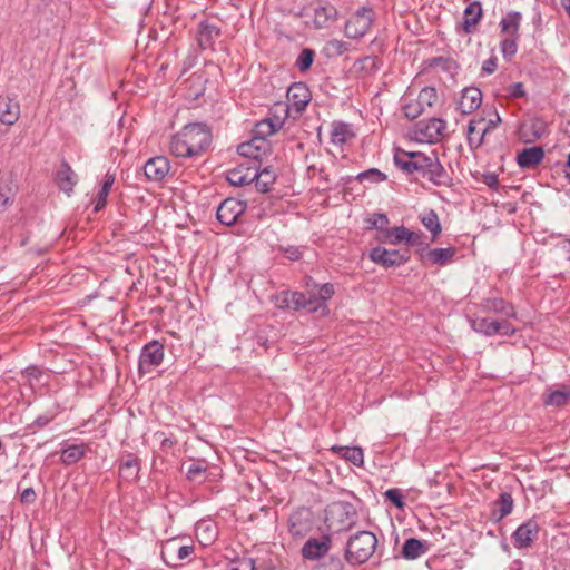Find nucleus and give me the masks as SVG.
<instances>
[{"label": "nucleus", "instance_id": "nucleus-28", "mask_svg": "<svg viewBox=\"0 0 570 570\" xmlns=\"http://www.w3.org/2000/svg\"><path fill=\"white\" fill-rule=\"evenodd\" d=\"M20 116L18 101L9 97H0V121L6 125H13Z\"/></svg>", "mask_w": 570, "mask_h": 570}, {"label": "nucleus", "instance_id": "nucleus-44", "mask_svg": "<svg viewBox=\"0 0 570 570\" xmlns=\"http://www.w3.org/2000/svg\"><path fill=\"white\" fill-rule=\"evenodd\" d=\"M115 180H116L115 174H111L108 171L105 175L101 188L97 195L95 212H99L101 208L105 207L106 202H107V196H108L112 185L115 184Z\"/></svg>", "mask_w": 570, "mask_h": 570}, {"label": "nucleus", "instance_id": "nucleus-54", "mask_svg": "<svg viewBox=\"0 0 570 570\" xmlns=\"http://www.w3.org/2000/svg\"><path fill=\"white\" fill-rule=\"evenodd\" d=\"M315 287H317V293L314 292L317 297V307L320 306V301L325 302L330 299L335 293L334 286L330 283L323 284L321 286L315 285Z\"/></svg>", "mask_w": 570, "mask_h": 570}, {"label": "nucleus", "instance_id": "nucleus-52", "mask_svg": "<svg viewBox=\"0 0 570 570\" xmlns=\"http://www.w3.org/2000/svg\"><path fill=\"white\" fill-rule=\"evenodd\" d=\"M325 50L328 55L340 56L348 50V45L343 40L332 39L326 42Z\"/></svg>", "mask_w": 570, "mask_h": 570}, {"label": "nucleus", "instance_id": "nucleus-17", "mask_svg": "<svg viewBox=\"0 0 570 570\" xmlns=\"http://www.w3.org/2000/svg\"><path fill=\"white\" fill-rule=\"evenodd\" d=\"M255 164H252V161L245 160L244 163L239 164L238 166L229 169L227 171V180L230 185L234 186H245L253 184L254 177H256V174L254 173Z\"/></svg>", "mask_w": 570, "mask_h": 570}, {"label": "nucleus", "instance_id": "nucleus-30", "mask_svg": "<svg viewBox=\"0 0 570 570\" xmlns=\"http://www.w3.org/2000/svg\"><path fill=\"white\" fill-rule=\"evenodd\" d=\"M57 184L59 188L66 194L70 195L73 190L75 185L78 181L76 173L71 169L69 164L62 163L57 173Z\"/></svg>", "mask_w": 570, "mask_h": 570}, {"label": "nucleus", "instance_id": "nucleus-58", "mask_svg": "<svg viewBox=\"0 0 570 570\" xmlns=\"http://www.w3.org/2000/svg\"><path fill=\"white\" fill-rule=\"evenodd\" d=\"M37 494L33 488H26L20 494V501L23 504H32L36 501Z\"/></svg>", "mask_w": 570, "mask_h": 570}, {"label": "nucleus", "instance_id": "nucleus-61", "mask_svg": "<svg viewBox=\"0 0 570 570\" xmlns=\"http://www.w3.org/2000/svg\"><path fill=\"white\" fill-rule=\"evenodd\" d=\"M495 69H497V59L495 58H490V59L485 60L482 65L483 73L491 75L495 71Z\"/></svg>", "mask_w": 570, "mask_h": 570}, {"label": "nucleus", "instance_id": "nucleus-4", "mask_svg": "<svg viewBox=\"0 0 570 570\" xmlns=\"http://www.w3.org/2000/svg\"><path fill=\"white\" fill-rule=\"evenodd\" d=\"M375 21L372 7L363 6L353 12L345 22L344 35L350 39L363 38Z\"/></svg>", "mask_w": 570, "mask_h": 570}, {"label": "nucleus", "instance_id": "nucleus-42", "mask_svg": "<svg viewBox=\"0 0 570 570\" xmlns=\"http://www.w3.org/2000/svg\"><path fill=\"white\" fill-rule=\"evenodd\" d=\"M426 552L424 543L415 538L405 540L402 547V556L405 559L413 560Z\"/></svg>", "mask_w": 570, "mask_h": 570}, {"label": "nucleus", "instance_id": "nucleus-38", "mask_svg": "<svg viewBox=\"0 0 570 570\" xmlns=\"http://www.w3.org/2000/svg\"><path fill=\"white\" fill-rule=\"evenodd\" d=\"M354 137V132L348 124L336 121L332 124L331 141L334 145H343Z\"/></svg>", "mask_w": 570, "mask_h": 570}, {"label": "nucleus", "instance_id": "nucleus-12", "mask_svg": "<svg viewBox=\"0 0 570 570\" xmlns=\"http://www.w3.org/2000/svg\"><path fill=\"white\" fill-rule=\"evenodd\" d=\"M246 207L247 205L245 202L236 198H226L218 206L216 217L223 225L232 226L245 212Z\"/></svg>", "mask_w": 570, "mask_h": 570}, {"label": "nucleus", "instance_id": "nucleus-41", "mask_svg": "<svg viewBox=\"0 0 570 570\" xmlns=\"http://www.w3.org/2000/svg\"><path fill=\"white\" fill-rule=\"evenodd\" d=\"M85 454V444H71L62 449L60 460L65 465H71L79 462Z\"/></svg>", "mask_w": 570, "mask_h": 570}, {"label": "nucleus", "instance_id": "nucleus-25", "mask_svg": "<svg viewBox=\"0 0 570 570\" xmlns=\"http://www.w3.org/2000/svg\"><path fill=\"white\" fill-rule=\"evenodd\" d=\"M522 22V14L518 11H509L501 19L499 26L501 37L520 38V26Z\"/></svg>", "mask_w": 570, "mask_h": 570}, {"label": "nucleus", "instance_id": "nucleus-8", "mask_svg": "<svg viewBox=\"0 0 570 570\" xmlns=\"http://www.w3.org/2000/svg\"><path fill=\"white\" fill-rule=\"evenodd\" d=\"M472 330L485 336H494L501 334L504 336H512L515 333V327L507 320H492L490 317H475L470 320Z\"/></svg>", "mask_w": 570, "mask_h": 570}, {"label": "nucleus", "instance_id": "nucleus-49", "mask_svg": "<svg viewBox=\"0 0 570 570\" xmlns=\"http://www.w3.org/2000/svg\"><path fill=\"white\" fill-rule=\"evenodd\" d=\"M315 52L309 48H304L296 59V67L301 71H306L311 68L314 61Z\"/></svg>", "mask_w": 570, "mask_h": 570}, {"label": "nucleus", "instance_id": "nucleus-46", "mask_svg": "<svg viewBox=\"0 0 570 570\" xmlns=\"http://www.w3.org/2000/svg\"><path fill=\"white\" fill-rule=\"evenodd\" d=\"M519 38L501 37L500 50L507 60H510L518 51Z\"/></svg>", "mask_w": 570, "mask_h": 570}, {"label": "nucleus", "instance_id": "nucleus-34", "mask_svg": "<svg viewBox=\"0 0 570 570\" xmlns=\"http://www.w3.org/2000/svg\"><path fill=\"white\" fill-rule=\"evenodd\" d=\"M254 173L256 174V177H254L253 183L255 184L256 189L261 193H267L276 179L274 170L269 167L259 170L258 165L255 164Z\"/></svg>", "mask_w": 570, "mask_h": 570}, {"label": "nucleus", "instance_id": "nucleus-11", "mask_svg": "<svg viewBox=\"0 0 570 570\" xmlns=\"http://www.w3.org/2000/svg\"><path fill=\"white\" fill-rule=\"evenodd\" d=\"M164 360V346L158 341L147 343L139 356V373L141 375L149 373L153 368L159 366Z\"/></svg>", "mask_w": 570, "mask_h": 570}, {"label": "nucleus", "instance_id": "nucleus-57", "mask_svg": "<svg viewBox=\"0 0 570 570\" xmlns=\"http://www.w3.org/2000/svg\"><path fill=\"white\" fill-rule=\"evenodd\" d=\"M372 226L377 229H385L389 225V218L385 214L377 213L373 215V218L370 220Z\"/></svg>", "mask_w": 570, "mask_h": 570}, {"label": "nucleus", "instance_id": "nucleus-35", "mask_svg": "<svg viewBox=\"0 0 570 570\" xmlns=\"http://www.w3.org/2000/svg\"><path fill=\"white\" fill-rule=\"evenodd\" d=\"M482 17V7L479 1L471 2L464 10L463 29L471 33Z\"/></svg>", "mask_w": 570, "mask_h": 570}, {"label": "nucleus", "instance_id": "nucleus-24", "mask_svg": "<svg viewBox=\"0 0 570 570\" xmlns=\"http://www.w3.org/2000/svg\"><path fill=\"white\" fill-rule=\"evenodd\" d=\"M287 99L296 111L305 109L311 100V94L308 88L303 83H294L287 90Z\"/></svg>", "mask_w": 570, "mask_h": 570}, {"label": "nucleus", "instance_id": "nucleus-22", "mask_svg": "<svg viewBox=\"0 0 570 570\" xmlns=\"http://www.w3.org/2000/svg\"><path fill=\"white\" fill-rule=\"evenodd\" d=\"M385 237L387 238V242L392 245H396L400 243H404L406 245H415L420 243L422 234L411 232L404 226H399L393 227L391 229H386Z\"/></svg>", "mask_w": 570, "mask_h": 570}, {"label": "nucleus", "instance_id": "nucleus-27", "mask_svg": "<svg viewBox=\"0 0 570 570\" xmlns=\"http://www.w3.org/2000/svg\"><path fill=\"white\" fill-rule=\"evenodd\" d=\"M195 533L200 544L207 547L218 537L217 525L212 520H200L195 525Z\"/></svg>", "mask_w": 570, "mask_h": 570}, {"label": "nucleus", "instance_id": "nucleus-31", "mask_svg": "<svg viewBox=\"0 0 570 570\" xmlns=\"http://www.w3.org/2000/svg\"><path fill=\"white\" fill-rule=\"evenodd\" d=\"M220 36V29L208 22H200L198 27L197 40L203 49L213 46L214 41Z\"/></svg>", "mask_w": 570, "mask_h": 570}, {"label": "nucleus", "instance_id": "nucleus-56", "mask_svg": "<svg viewBox=\"0 0 570 570\" xmlns=\"http://www.w3.org/2000/svg\"><path fill=\"white\" fill-rule=\"evenodd\" d=\"M385 497L397 508H402L404 505L403 495L399 489H389L385 492Z\"/></svg>", "mask_w": 570, "mask_h": 570}, {"label": "nucleus", "instance_id": "nucleus-2", "mask_svg": "<svg viewBox=\"0 0 570 570\" xmlns=\"http://www.w3.org/2000/svg\"><path fill=\"white\" fill-rule=\"evenodd\" d=\"M376 537L370 531H360L347 541L346 560L352 564H362L374 553Z\"/></svg>", "mask_w": 570, "mask_h": 570}, {"label": "nucleus", "instance_id": "nucleus-9", "mask_svg": "<svg viewBox=\"0 0 570 570\" xmlns=\"http://www.w3.org/2000/svg\"><path fill=\"white\" fill-rule=\"evenodd\" d=\"M279 306L298 311L302 308L316 309L317 297L313 291L308 293L285 291L279 294Z\"/></svg>", "mask_w": 570, "mask_h": 570}, {"label": "nucleus", "instance_id": "nucleus-55", "mask_svg": "<svg viewBox=\"0 0 570 570\" xmlns=\"http://www.w3.org/2000/svg\"><path fill=\"white\" fill-rule=\"evenodd\" d=\"M357 179L358 180L368 179L374 183H380V181H384L386 179V175L381 173L376 168H372V169H368V170H365V171L358 174Z\"/></svg>", "mask_w": 570, "mask_h": 570}, {"label": "nucleus", "instance_id": "nucleus-47", "mask_svg": "<svg viewBox=\"0 0 570 570\" xmlns=\"http://www.w3.org/2000/svg\"><path fill=\"white\" fill-rule=\"evenodd\" d=\"M570 397V391L567 390H556L550 392L544 399V403L547 405L561 406L567 403Z\"/></svg>", "mask_w": 570, "mask_h": 570}, {"label": "nucleus", "instance_id": "nucleus-32", "mask_svg": "<svg viewBox=\"0 0 570 570\" xmlns=\"http://www.w3.org/2000/svg\"><path fill=\"white\" fill-rule=\"evenodd\" d=\"M544 153L541 147H530L521 150L517 156V163L521 168H531L543 159Z\"/></svg>", "mask_w": 570, "mask_h": 570}, {"label": "nucleus", "instance_id": "nucleus-62", "mask_svg": "<svg viewBox=\"0 0 570 570\" xmlns=\"http://www.w3.org/2000/svg\"><path fill=\"white\" fill-rule=\"evenodd\" d=\"M11 199L12 195L10 189L7 193L0 190V212H3L7 208V206L11 203Z\"/></svg>", "mask_w": 570, "mask_h": 570}, {"label": "nucleus", "instance_id": "nucleus-6", "mask_svg": "<svg viewBox=\"0 0 570 570\" xmlns=\"http://www.w3.org/2000/svg\"><path fill=\"white\" fill-rule=\"evenodd\" d=\"M435 151L424 154L420 151L407 153L403 150L396 151L394 161L396 166L409 174L419 173L421 176L425 173L428 165L432 163L433 157H436Z\"/></svg>", "mask_w": 570, "mask_h": 570}, {"label": "nucleus", "instance_id": "nucleus-1", "mask_svg": "<svg viewBox=\"0 0 570 570\" xmlns=\"http://www.w3.org/2000/svg\"><path fill=\"white\" fill-rule=\"evenodd\" d=\"M212 141L209 128L203 124L186 125L170 139L169 150L176 157H195L205 151Z\"/></svg>", "mask_w": 570, "mask_h": 570}, {"label": "nucleus", "instance_id": "nucleus-50", "mask_svg": "<svg viewBox=\"0 0 570 570\" xmlns=\"http://www.w3.org/2000/svg\"><path fill=\"white\" fill-rule=\"evenodd\" d=\"M205 473L206 468L202 463L196 462L188 466L186 476L189 481L200 483L205 480Z\"/></svg>", "mask_w": 570, "mask_h": 570}, {"label": "nucleus", "instance_id": "nucleus-5", "mask_svg": "<svg viewBox=\"0 0 570 570\" xmlns=\"http://www.w3.org/2000/svg\"><path fill=\"white\" fill-rule=\"evenodd\" d=\"M305 16L311 17L316 29L331 27L338 19V10L327 0H315L305 9Z\"/></svg>", "mask_w": 570, "mask_h": 570}, {"label": "nucleus", "instance_id": "nucleus-16", "mask_svg": "<svg viewBox=\"0 0 570 570\" xmlns=\"http://www.w3.org/2000/svg\"><path fill=\"white\" fill-rule=\"evenodd\" d=\"M539 533V524L534 519H529L524 523L518 527L513 532L512 539L513 544L517 549L529 548Z\"/></svg>", "mask_w": 570, "mask_h": 570}, {"label": "nucleus", "instance_id": "nucleus-19", "mask_svg": "<svg viewBox=\"0 0 570 570\" xmlns=\"http://www.w3.org/2000/svg\"><path fill=\"white\" fill-rule=\"evenodd\" d=\"M482 102V92L476 87H466L461 91L458 109L463 115H470L475 111Z\"/></svg>", "mask_w": 570, "mask_h": 570}, {"label": "nucleus", "instance_id": "nucleus-23", "mask_svg": "<svg viewBox=\"0 0 570 570\" xmlns=\"http://www.w3.org/2000/svg\"><path fill=\"white\" fill-rule=\"evenodd\" d=\"M422 177L429 179L435 186H450L452 181L450 175L440 163L438 156L433 157L432 163L428 165V168Z\"/></svg>", "mask_w": 570, "mask_h": 570}, {"label": "nucleus", "instance_id": "nucleus-37", "mask_svg": "<svg viewBox=\"0 0 570 570\" xmlns=\"http://www.w3.org/2000/svg\"><path fill=\"white\" fill-rule=\"evenodd\" d=\"M420 222L431 233V240L435 242L442 232L438 214L433 209L424 212L420 215Z\"/></svg>", "mask_w": 570, "mask_h": 570}, {"label": "nucleus", "instance_id": "nucleus-59", "mask_svg": "<svg viewBox=\"0 0 570 570\" xmlns=\"http://www.w3.org/2000/svg\"><path fill=\"white\" fill-rule=\"evenodd\" d=\"M508 92H509V95L511 97H514V98H520V97H523L525 95V91L523 89V85L521 82L512 83L508 88Z\"/></svg>", "mask_w": 570, "mask_h": 570}, {"label": "nucleus", "instance_id": "nucleus-43", "mask_svg": "<svg viewBox=\"0 0 570 570\" xmlns=\"http://www.w3.org/2000/svg\"><path fill=\"white\" fill-rule=\"evenodd\" d=\"M282 126V122L276 119L273 120L271 118H266L256 124L254 129V137H262L266 139L267 137L275 134Z\"/></svg>", "mask_w": 570, "mask_h": 570}, {"label": "nucleus", "instance_id": "nucleus-20", "mask_svg": "<svg viewBox=\"0 0 570 570\" xmlns=\"http://www.w3.org/2000/svg\"><path fill=\"white\" fill-rule=\"evenodd\" d=\"M331 548V539L323 537L322 539H308L303 548L302 556L307 560H317L324 557Z\"/></svg>", "mask_w": 570, "mask_h": 570}, {"label": "nucleus", "instance_id": "nucleus-48", "mask_svg": "<svg viewBox=\"0 0 570 570\" xmlns=\"http://www.w3.org/2000/svg\"><path fill=\"white\" fill-rule=\"evenodd\" d=\"M419 104L425 109L432 107L438 100L436 90L433 87H424L416 97Z\"/></svg>", "mask_w": 570, "mask_h": 570}, {"label": "nucleus", "instance_id": "nucleus-18", "mask_svg": "<svg viewBox=\"0 0 570 570\" xmlns=\"http://www.w3.org/2000/svg\"><path fill=\"white\" fill-rule=\"evenodd\" d=\"M169 160L164 156L148 159L144 166V173L148 180L161 181L169 173Z\"/></svg>", "mask_w": 570, "mask_h": 570}, {"label": "nucleus", "instance_id": "nucleus-29", "mask_svg": "<svg viewBox=\"0 0 570 570\" xmlns=\"http://www.w3.org/2000/svg\"><path fill=\"white\" fill-rule=\"evenodd\" d=\"M482 307L485 312L497 313L507 318H514L517 316L514 307L502 298H487L483 301Z\"/></svg>", "mask_w": 570, "mask_h": 570}, {"label": "nucleus", "instance_id": "nucleus-53", "mask_svg": "<svg viewBox=\"0 0 570 570\" xmlns=\"http://www.w3.org/2000/svg\"><path fill=\"white\" fill-rule=\"evenodd\" d=\"M226 570H255V564L250 558H238L232 560Z\"/></svg>", "mask_w": 570, "mask_h": 570}, {"label": "nucleus", "instance_id": "nucleus-13", "mask_svg": "<svg viewBox=\"0 0 570 570\" xmlns=\"http://www.w3.org/2000/svg\"><path fill=\"white\" fill-rule=\"evenodd\" d=\"M313 528L312 512L309 509L299 508L288 518V530L293 537L303 538Z\"/></svg>", "mask_w": 570, "mask_h": 570}, {"label": "nucleus", "instance_id": "nucleus-64", "mask_svg": "<svg viewBox=\"0 0 570 570\" xmlns=\"http://www.w3.org/2000/svg\"><path fill=\"white\" fill-rule=\"evenodd\" d=\"M253 0H229L232 7L236 10L242 9L243 4L249 6Z\"/></svg>", "mask_w": 570, "mask_h": 570}, {"label": "nucleus", "instance_id": "nucleus-51", "mask_svg": "<svg viewBox=\"0 0 570 570\" xmlns=\"http://www.w3.org/2000/svg\"><path fill=\"white\" fill-rule=\"evenodd\" d=\"M43 373L37 366H29L22 372V376L27 380L31 389L40 383Z\"/></svg>", "mask_w": 570, "mask_h": 570}, {"label": "nucleus", "instance_id": "nucleus-15", "mask_svg": "<svg viewBox=\"0 0 570 570\" xmlns=\"http://www.w3.org/2000/svg\"><path fill=\"white\" fill-rule=\"evenodd\" d=\"M240 156L245 157L247 161L257 164V161L269 153V144L262 137H253L249 141L243 142L237 147Z\"/></svg>", "mask_w": 570, "mask_h": 570}, {"label": "nucleus", "instance_id": "nucleus-63", "mask_svg": "<svg viewBox=\"0 0 570 570\" xmlns=\"http://www.w3.org/2000/svg\"><path fill=\"white\" fill-rule=\"evenodd\" d=\"M501 122V118L499 116V114L495 111L494 112V117L489 119L488 121H485L483 125H482V128H487L488 129V132L491 131L492 129H494Z\"/></svg>", "mask_w": 570, "mask_h": 570}, {"label": "nucleus", "instance_id": "nucleus-40", "mask_svg": "<svg viewBox=\"0 0 570 570\" xmlns=\"http://www.w3.org/2000/svg\"><path fill=\"white\" fill-rule=\"evenodd\" d=\"M513 498L510 493L503 492L495 501V509L492 512V519L500 521L512 512Z\"/></svg>", "mask_w": 570, "mask_h": 570}, {"label": "nucleus", "instance_id": "nucleus-21", "mask_svg": "<svg viewBox=\"0 0 570 570\" xmlns=\"http://www.w3.org/2000/svg\"><path fill=\"white\" fill-rule=\"evenodd\" d=\"M546 134V124L540 119H530L519 127V138L525 142L540 139Z\"/></svg>", "mask_w": 570, "mask_h": 570}, {"label": "nucleus", "instance_id": "nucleus-33", "mask_svg": "<svg viewBox=\"0 0 570 570\" xmlns=\"http://www.w3.org/2000/svg\"><path fill=\"white\" fill-rule=\"evenodd\" d=\"M485 122L484 118L471 119L468 125V140L471 147L481 146L484 136L488 134L487 128H482Z\"/></svg>", "mask_w": 570, "mask_h": 570}, {"label": "nucleus", "instance_id": "nucleus-26", "mask_svg": "<svg viewBox=\"0 0 570 570\" xmlns=\"http://www.w3.org/2000/svg\"><path fill=\"white\" fill-rule=\"evenodd\" d=\"M456 254L455 247H446V248H433L428 250L423 256V261L430 265L436 266H445L453 261V257Z\"/></svg>", "mask_w": 570, "mask_h": 570}, {"label": "nucleus", "instance_id": "nucleus-45", "mask_svg": "<svg viewBox=\"0 0 570 570\" xmlns=\"http://www.w3.org/2000/svg\"><path fill=\"white\" fill-rule=\"evenodd\" d=\"M425 109L419 104V100L411 99L410 97L404 98L403 111L406 118L416 119L422 115Z\"/></svg>", "mask_w": 570, "mask_h": 570}, {"label": "nucleus", "instance_id": "nucleus-36", "mask_svg": "<svg viewBox=\"0 0 570 570\" xmlns=\"http://www.w3.org/2000/svg\"><path fill=\"white\" fill-rule=\"evenodd\" d=\"M332 451L356 466H361L364 463L363 450L358 446L335 445L332 448Z\"/></svg>", "mask_w": 570, "mask_h": 570}, {"label": "nucleus", "instance_id": "nucleus-14", "mask_svg": "<svg viewBox=\"0 0 570 570\" xmlns=\"http://www.w3.org/2000/svg\"><path fill=\"white\" fill-rule=\"evenodd\" d=\"M370 258L372 262L383 267H394L406 263L410 259V256L395 249L390 250L377 246L370 252Z\"/></svg>", "mask_w": 570, "mask_h": 570}, {"label": "nucleus", "instance_id": "nucleus-7", "mask_svg": "<svg viewBox=\"0 0 570 570\" xmlns=\"http://www.w3.org/2000/svg\"><path fill=\"white\" fill-rule=\"evenodd\" d=\"M195 552L194 543H186L183 538H171L161 547V559L168 567H177Z\"/></svg>", "mask_w": 570, "mask_h": 570}, {"label": "nucleus", "instance_id": "nucleus-10", "mask_svg": "<svg viewBox=\"0 0 570 570\" xmlns=\"http://www.w3.org/2000/svg\"><path fill=\"white\" fill-rule=\"evenodd\" d=\"M446 122L439 118H431L428 121H421L416 125L414 135L415 139L423 142L433 144L444 135Z\"/></svg>", "mask_w": 570, "mask_h": 570}, {"label": "nucleus", "instance_id": "nucleus-60", "mask_svg": "<svg viewBox=\"0 0 570 570\" xmlns=\"http://www.w3.org/2000/svg\"><path fill=\"white\" fill-rule=\"evenodd\" d=\"M482 180L488 187H490L492 189H497L499 186L498 175L494 173H488V174L483 175Z\"/></svg>", "mask_w": 570, "mask_h": 570}, {"label": "nucleus", "instance_id": "nucleus-39", "mask_svg": "<svg viewBox=\"0 0 570 570\" xmlns=\"http://www.w3.org/2000/svg\"><path fill=\"white\" fill-rule=\"evenodd\" d=\"M139 470L140 460L132 454H128L119 466L120 476L127 481L135 480L139 473Z\"/></svg>", "mask_w": 570, "mask_h": 570}, {"label": "nucleus", "instance_id": "nucleus-3", "mask_svg": "<svg viewBox=\"0 0 570 570\" xmlns=\"http://www.w3.org/2000/svg\"><path fill=\"white\" fill-rule=\"evenodd\" d=\"M328 528L336 532L351 529L356 522V510L346 501H337L328 505L326 510Z\"/></svg>", "mask_w": 570, "mask_h": 570}]
</instances>
